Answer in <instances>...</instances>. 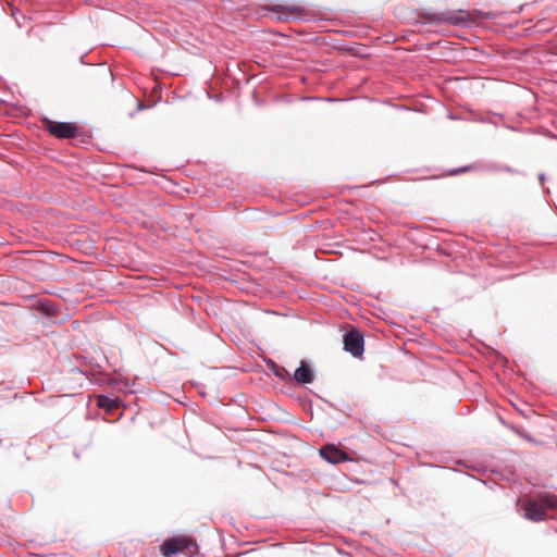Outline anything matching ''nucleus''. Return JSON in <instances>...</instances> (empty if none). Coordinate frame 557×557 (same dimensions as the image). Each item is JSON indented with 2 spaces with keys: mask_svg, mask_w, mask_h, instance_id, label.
Wrapping results in <instances>:
<instances>
[{
  "mask_svg": "<svg viewBox=\"0 0 557 557\" xmlns=\"http://www.w3.org/2000/svg\"><path fill=\"white\" fill-rule=\"evenodd\" d=\"M196 545L193 541H190L186 536H176L170 539L163 544V554L164 555H175V554H196Z\"/></svg>",
  "mask_w": 557,
  "mask_h": 557,
  "instance_id": "1",
  "label": "nucleus"
},
{
  "mask_svg": "<svg viewBox=\"0 0 557 557\" xmlns=\"http://www.w3.org/2000/svg\"><path fill=\"white\" fill-rule=\"evenodd\" d=\"M44 123L49 133L57 138H72L76 136L78 127L71 122H57L51 119L45 117Z\"/></svg>",
  "mask_w": 557,
  "mask_h": 557,
  "instance_id": "2",
  "label": "nucleus"
},
{
  "mask_svg": "<svg viewBox=\"0 0 557 557\" xmlns=\"http://www.w3.org/2000/svg\"><path fill=\"white\" fill-rule=\"evenodd\" d=\"M345 350L355 357L363 354V337L357 332H351L345 336L344 339Z\"/></svg>",
  "mask_w": 557,
  "mask_h": 557,
  "instance_id": "3",
  "label": "nucleus"
},
{
  "mask_svg": "<svg viewBox=\"0 0 557 557\" xmlns=\"http://www.w3.org/2000/svg\"><path fill=\"white\" fill-rule=\"evenodd\" d=\"M320 456L330 463H338L348 460L347 455L335 445H327L320 450Z\"/></svg>",
  "mask_w": 557,
  "mask_h": 557,
  "instance_id": "4",
  "label": "nucleus"
},
{
  "mask_svg": "<svg viewBox=\"0 0 557 557\" xmlns=\"http://www.w3.org/2000/svg\"><path fill=\"white\" fill-rule=\"evenodd\" d=\"M294 379L297 383L309 384L314 379V371L305 361H300L299 367L294 372Z\"/></svg>",
  "mask_w": 557,
  "mask_h": 557,
  "instance_id": "5",
  "label": "nucleus"
},
{
  "mask_svg": "<svg viewBox=\"0 0 557 557\" xmlns=\"http://www.w3.org/2000/svg\"><path fill=\"white\" fill-rule=\"evenodd\" d=\"M525 516L531 520H539L543 516V510L535 504H529L525 509Z\"/></svg>",
  "mask_w": 557,
  "mask_h": 557,
  "instance_id": "6",
  "label": "nucleus"
}]
</instances>
